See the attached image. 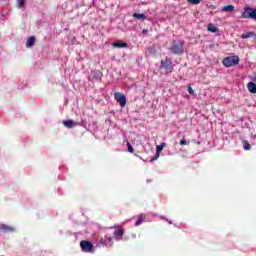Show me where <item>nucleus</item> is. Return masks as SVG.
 Instances as JSON below:
<instances>
[{
	"label": "nucleus",
	"mask_w": 256,
	"mask_h": 256,
	"mask_svg": "<svg viewBox=\"0 0 256 256\" xmlns=\"http://www.w3.org/2000/svg\"><path fill=\"white\" fill-rule=\"evenodd\" d=\"M188 93L190 95H195V90H193V88L191 86L188 87Z\"/></svg>",
	"instance_id": "25"
},
{
	"label": "nucleus",
	"mask_w": 256,
	"mask_h": 256,
	"mask_svg": "<svg viewBox=\"0 0 256 256\" xmlns=\"http://www.w3.org/2000/svg\"><path fill=\"white\" fill-rule=\"evenodd\" d=\"M185 41L173 40L171 43L170 51L173 55H183L185 53Z\"/></svg>",
	"instance_id": "1"
},
{
	"label": "nucleus",
	"mask_w": 256,
	"mask_h": 256,
	"mask_svg": "<svg viewBox=\"0 0 256 256\" xmlns=\"http://www.w3.org/2000/svg\"><path fill=\"white\" fill-rule=\"evenodd\" d=\"M161 67L167 73H173V62L169 58L161 61Z\"/></svg>",
	"instance_id": "6"
},
{
	"label": "nucleus",
	"mask_w": 256,
	"mask_h": 256,
	"mask_svg": "<svg viewBox=\"0 0 256 256\" xmlns=\"http://www.w3.org/2000/svg\"><path fill=\"white\" fill-rule=\"evenodd\" d=\"M243 149L245 150V151H251V144H249V141H247V140H243Z\"/></svg>",
	"instance_id": "19"
},
{
	"label": "nucleus",
	"mask_w": 256,
	"mask_h": 256,
	"mask_svg": "<svg viewBox=\"0 0 256 256\" xmlns=\"http://www.w3.org/2000/svg\"><path fill=\"white\" fill-rule=\"evenodd\" d=\"M113 47H116L117 49H125L128 47L127 42H114Z\"/></svg>",
	"instance_id": "12"
},
{
	"label": "nucleus",
	"mask_w": 256,
	"mask_h": 256,
	"mask_svg": "<svg viewBox=\"0 0 256 256\" xmlns=\"http://www.w3.org/2000/svg\"><path fill=\"white\" fill-rule=\"evenodd\" d=\"M224 67H235L239 65V56H229L223 59L222 61Z\"/></svg>",
	"instance_id": "3"
},
{
	"label": "nucleus",
	"mask_w": 256,
	"mask_h": 256,
	"mask_svg": "<svg viewBox=\"0 0 256 256\" xmlns=\"http://www.w3.org/2000/svg\"><path fill=\"white\" fill-rule=\"evenodd\" d=\"M253 81L256 83V72L254 73Z\"/></svg>",
	"instance_id": "28"
},
{
	"label": "nucleus",
	"mask_w": 256,
	"mask_h": 256,
	"mask_svg": "<svg viewBox=\"0 0 256 256\" xmlns=\"http://www.w3.org/2000/svg\"><path fill=\"white\" fill-rule=\"evenodd\" d=\"M240 19H254V21H256V9L244 7V12L242 13Z\"/></svg>",
	"instance_id": "2"
},
{
	"label": "nucleus",
	"mask_w": 256,
	"mask_h": 256,
	"mask_svg": "<svg viewBox=\"0 0 256 256\" xmlns=\"http://www.w3.org/2000/svg\"><path fill=\"white\" fill-rule=\"evenodd\" d=\"M35 45V36H30L28 39H27V42H26V47L28 49H31V47Z\"/></svg>",
	"instance_id": "13"
},
{
	"label": "nucleus",
	"mask_w": 256,
	"mask_h": 256,
	"mask_svg": "<svg viewBox=\"0 0 256 256\" xmlns=\"http://www.w3.org/2000/svg\"><path fill=\"white\" fill-rule=\"evenodd\" d=\"M145 53L148 57H150V55H157V48L155 46H150Z\"/></svg>",
	"instance_id": "10"
},
{
	"label": "nucleus",
	"mask_w": 256,
	"mask_h": 256,
	"mask_svg": "<svg viewBox=\"0 0 256 256\" xmlns=\"http://www.w3.org/2000/svg\"><path fill=\"white\" fill-rule=\"evenodd\" d=\"M63 125H65V121H62Z\"/></svg>",
	"instance_id": "30"
},
{
	"label": "nucleus",
	"mask_w": 256,
	"mask_h": 256,
	"mask_svg": "<svg viewBox=\"0 0 256 256\" xmlns=\"http://www.w3.org/2000/svg\"><path fill=\"white\" fill-rule=\"evenodd\" d=\"M254 36H255L254 32H248V33L242 34L241 39H249V38L254 37Z\"/></svg>",
	"instance_id": "20"
},
{
	"label": "nucleus",
	"mask_w": 256,
	"mask_h": 256,
	"mask_svg": "<svg viewBox=\"0 0 256 256\" xmlns=\"http://www.w3.org/2000/svg\"><path fill=\"white\" fill-rule=\"evenodd\" d=\"M222 11H225L226 13H231V12L235 11V6H233L231 4L227 5V6H224L222 8Z\"/></svg>",
	"instance_id": "15"
},
{
	"label": "nucleus",
	"mask_w": 256,
	"mask_h": 256,
	"mask_svg": "<svg viewBox=\"0 0 256 256\" xmlns=\"http://www.w3.org/2000/svg\"><path fill=\"white\" fill-rule=\"evenodd\" d=\"M128 151L129 153H134L135 149H133V146H131V143H127Z\"/></svg>",
	"instance_id": "22"
},
{
	"label": "nucleus",
	"mask_w": 256,
	"mask_h": 256,
	"mask_svg": "<svg viewBox=\"0 0 256 256\" xmlns=\"http://www.w3.org/2000/svg\"><path fill=\"white\" fill-rule=\"evenodd\" d=\"M164 147H167L166 143H161L156 147V157L152 158L151 161H155V159H159V155H161V151H163Z\"/></svg>",
	"instance_id": "9"
},
{
	"label": "nucleus",
	"mask_w": 256,
	"mask_h": 256,
	"mask_svg": "<svg viewBox=\"0 0 256 256\" xmlns=\"http://www.w3.org/2000/svg\"><path fill=\"white\" fill-rule=\"evenodd\" d=\"M247 89L250 93L256 94V83L255 82H249L247 84Z\"/></svg>",
	"instance_id": "11"
},
{
	"label": "nucleus",
	"mask_w": 256,
	"mask_h": 256,
	"mask_svg": "<svg viewBox=\"0 0 256 256\" xmlns=\"http://www.w3.org/2000/svg\"><path fill=\"white\" fill-rule=\"evenodd\" d=\"M149 32V30L148 29H144L143 31H142V33L145 35V33H148Z\"/></svg>",
	"instance_id": "27"
},
{
	"label": "nucleus",
	"mask_w": 256,
	"mask_h": 256,
	"mask_svg": "<svg viewBox=\"0 0 256 256\" xmlns=\"http://www.w3.org/2000/svg\"><path fill=\"white\" fill-rule=\"evenodd\" d=\"M208 31L210 33H217L219 31V28H217L215 25L213 24H208Z\"/></svg>",
	"instance_id": "18"
},
{
	"label": "nucleus",
	"mask_w": 256,
	"mask_h": 256,
	"mask_svg": "<svg viewBox=\"0 0 256 256\" xmlns=\"http://www.w3.org/2000/svg\"><path fill=\"white\" fill-rule=\"evenodd\" d=\"M65 127H68V129H73V127H77V122L73 120H66Z\"/></svg>",
	"instance_id": "14"
},
{
	"label": "nucleus",
	"mask_w": 256,
	"mask_h": 256,
	"mask_svg": "<svg viewBox=\"0 0 256 256\" xmlns=\"http://www.w3.org/2000/svg\"><path fill=\"white\" fill-rule=\"evenodd\" d=\"M143 221H145V215L140 214V215L138 216L137 221L135 222V226H136V227H139V225H141V224L143 223Z\"/></svg>",
	"instance_id": "17"
},
{
	"label": "nucleus",
	"mask_w": 256,
	"mask_h": 256,
	"mask_svg": "<svg viewBox=\"0 0 256 256\" xmlns=\"http://www.w3.org/2000/svg\"><path fill=\"white\" fill-rule=\"evenodd\" d=\"M23 5H25V0H18V7L23 9Z\"/></svg>",
	"instance_id": "23"
},
{
	"label": "nucleus",
	"mask_w": 256,
	"mask_h": 256,
	"mask_svg": "<svg viewBox=\"0 0 256 256\" xmlns=\"http://www.w3.org/2000/svg\"><path fill=\"white\" fill-rule=\"evenodd\" d=\"M132 17L134 19H138V20H141V21H145V19H147V16H145L144 14H139V13H134L132 15Z\"/></svg>",
	"instance_id": "16"
},
{
	"label": "nucleus",
	"mask_w": 256,
	"mask_h": 256,
	"mask_svg": "<svg viewBox=\"0 0 256 256\" xmlns=\"http://www.w3.org/2000/svg\"><path fill=\"white\" fill-rule=\"evenodd\" d=\"M80 247L83 253H93V243L87 240H82L80 242Z\"/></svg>",
	"instance_id": "4"
},
{
	"label": "nucleus",
	"mask_w": 256,
	"mask_h": 256,
	"mask_svg": "<svg viewBox=\"0 0 256 256\" xmlns=\"http://www.w3.org/2000/svg\"><path fill=\"white\" fill-rule=\"evenodd\" d=\"M96 75H101V72H96Z\"/></svg>",
	"instance_id": "29"
},
{
	"label": "nucleus",
	"mask_w": 256,
	"mask_h": 256,
	"mask_svg": "<svg viewBox=\"0 0 256 256\" xmlns=\"http://www.w3.org/2000/svg\"><path fill=\"white\" fill-rule=\"evenodd\" d=\"M1 233H13L15 231V228L6 224H2L0 226Z\"/></svg>",
	"instance_id": "8"
},
{
	"label": "nucleus",
	"mask_w": 256,
	"mask_h": 256,
	"mask_svg": "<svg viewBox=\"0 0 256 256\" xmlns=\"http://www.w3.org/2000/svg\"><path fill=\"white\" fill-rule=\"evenodd\" d=\"M123 235H125V230L121 227H117V229L114 231L115 238L119 241L123 239Z\"/></svg>",
	"instance_id": "7"
},
{
	"label": "nucleus",
	"mask_w": 256,
	"mask_h": 256,
	"mask_svg": "<svg viewBox=\"0 0 256 256\" xmlns=\"http://www.w3.org/2000/svg\"><path fill=\"white\" fill-rule=\"evenodd\" d=\"M187 2L191 5H199V3H201V0H187Z\"/></svg>",
	"instance_id": "21"
},
{
	"label": "nucleus",
	"mask_w": 256,
	"mask_h": 256,
	"mask_svg": "<svg viewBox=\"0 0 256 256\" xmlns=\"http://www.w3.org/2000/svg\"><path fill=\"white\" fill-rule=\"evenodd\" d=\"M106 241H107V243H109V246H110V247L113 246V238L108 237V238H106Z\"/></svg>",
	"instance_id": "24"
},
{
	"label": "nucleus",
	"mask_w": 256,
	"mask_h": 256,
	"mask_svg": "<svg viewBox=\"0 0 256 256\" xmlns=\"http://www.w3.org/2000/svg\"><path fill=\"white\" fill-rule=\"evenodd\" d=\"M114 98L117 103H119L120 107H125V105H127V97L125 96V94L121 92H116L114 94Z\"/></svg>",
	"instance_id": "5"
},
{
	"label": "nucleus",
	"mask_w": 256,
	"mask_h": 256,
	"mask_svg": "<svg viewBox=\"0 0 256 256\" xmlns=\"http://www.w3.org/2000/svg\"><path fill=\"white\" fill-rule=\"evenodd\" d=\"M189 140L187 141V140H185V139H182V140H180V145H189Z\"/></svg>",
	"instance_id": "26"
}]
</instances>
